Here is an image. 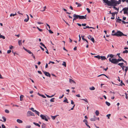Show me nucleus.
I'll return each mask as SVG.
<instances>
[{"label": "nucleus", "mask_w": 128, "mask_h": 128, "mask_svg": "<svg viewBox=\"0 0 128 128\" xmlns=\"http://www.w3.org/2000/svg\"><path fill=\"white\" fill-rule=\"evenodd\" d=\"M112 36H121L123 35V34L121 32L118 31L116 33L114 34H112Z\"/></svg>", "instance_id": "obj_1"}, {"label": "nucleus", "mask_w": 128, "mask_h": 128, "mask_svg": "<svg viewBox=\"0 0 128 128\" xmlns=\"http://www.w3.org/2000/svg\"><path fill=\"white\" fill-rule=\"evenodd\" d=\"M109 60L110 62L114 64H117L118 63L117 59L116 58H113L112 59L111 58H109Z\"/></svg>", "instance_id": "obj_2"}, {"label": "nucleus", "mask_w": 128, "mask_h": 128, "mask_svg": "<svg viewBox=\"0 0 128 128\" xmlns=\"http://www.w3.org/2000/svg\"><path fill=\"white\" fill-rule=\"evenodd\" d=\"M110 6H116V0H110Z\"/></svg>", "instance_id": "obj_3"}, {"label": "nucleus", "mask_w": 128, "mask_h": 128, "mask_svg": "<svg viewBox=\"0 0 128 128\" xmlns=\"http://www.w3.org/2000/svg\"><path fill=\"white\" fill-rule=\"evenodd\" d=\"M73 17H74V18L73 20V22L78 18L79 19V15H77L76 14H74L73 15Z\"/></svg>", "instance_id": "obj_4"}, {"label": "nucleus", "mask_w": 128, "mask_h": 128, "mask_svg": "<svg viewBox=\"0 0 128 128\" xmlns=\"http://www.w3.org/2000/svg\"><path fill=\"white\" fill-rule=\"evenodd\" d=\"M27 116H34V114L31 112L30 111H28L27 113Z\"/></svg>", "instance_id": "obj_5"}, {"label": "nucleus", "mask_w": 128, "mask_h": 128, "mask_svg": "<svg viewBox=\"0 0 128 128\" xmlns=\"http://www.w3.org/2000/svg\"><path fill=\"white\" fill-rule=\"evenodd\" d=\"M40 116L42 119L46 121H48V119L46 118V116L44 115L41 114Z\"/></svg>", "instance_id": "obj_6"}, {"label": "nucleus", "mask_w": 128, "mask_h": 128, "mask_svg": "<svg viewBox=\"0 0 128 128\" xmlns=\"http://www.w3.org/2000/svg\"><path fill=\"white\" fill-rule=\"evenodd\" d=\"M88 37L89 39L93 43H94V40L91 36L89 35L88 36Z\"/></svg>", "instance_id": "obj_7"}, {"label": "nucleus", "mask_w": 128, "mask_h": 128, "mask_svg": "<svg viewBox=\"0 0 128 128\" xmlns=\"http://www.w3.org/2000/svg\"><path fill=\"white\" fill-rule=\"evenodd\" d=\"M104 2L106 3L109 6H110L111 4L110 3V1L108 0H103Z\"/></svg>", "instance_id": "obj_8"}, {"label": "nucleus", "mask_w": 128, "mask_h": 128, "mask_svg": "<svg viewBox=\"0 0 128 128\" xmlns=\"http://www.w3.org/2000/svg\"><path fill=\"white\" fill-rule=\"evenodd\" d=\"M43 72L44 74L45 75L47 76L50 77V74L48 72H46L45 71H43Z\"/></svg>", "instance_id": "obj_9"}, {"label": "nucleus", "mask_w": 128, "mask_h": 128, "mask_svg": "<svg viewBox=\"0 0 128 128\" xmlns=\"http://www.w3.org/2000/svg\"><path fill=\"white\" fill-rule=\"evenodd\" d=\"M128 10V8H123L122 10L124 11V14H127V11Z\"/></svg>", "instance_id": "obj_10"}, {"label": "nucleus", "mask_w": 128, "mask_h": 128, "mask_svg": "<svg viewBox=\"0 0 128 128\" xmlns=\"http://www.w3.org/2000/svg\"><path fill=\"white\" fill-rule=\"evenodd\" d=\"M86 15L85 16H82L79 15V19H86Z\"/></svg>", "instance_id": "obj_11"}, {"label": "nucleus", "mask_w": 128, "mask_h": 128, "mask_svg": "<svg viewBox=\"0 0 128 128\" xmlns=\"http://www.w3.org/2000/svg\"><path fill=\"white\" fill-rule=\"evenodd\" d=\"M24 49L27 52H28L29 54H33L32 53V52L30 50H28L26 49L24 47Z\"/></svg>", "instance_id": "obj_12"}, {"label": "nucleus", "mask_w": 128, "mask_h": 128, "mask_svg": "<svg viewBox=\"0 0 128 128\" xmlns=\"http://www.w3.org/2000/svg\"><path fill=\"white\" fill-rule=\"evenodd\" d=\"M26 15L27 16V18L25 19L24 20V21L25 22H27L29 20V17L28 16L27 14H26Z\"/></svg>", "instance_id": "obj_13"}, {"label": "nucleus", "mask_w": 128, "mask_h": 128, "mask_svg": "<svg viewBox=\"0 0 128 128\" xmlns=\"http://www.w3.org/2000/svg\"><path fill=\"white\" fill-rule=\"evenodd\" d=\"M100 59L102 60H104L106 59V58L105 56H100Z\"/></svg>", "instance_id": "obj_14"}, {"label": "nucleus", "mask_w": 128, "mask_h": 128, "mask_svg": "<svg viewBox=\"0 0 128 128\" xmlns=\"http://www.w3.org/2000/svg\"><path fill=\"white\" fill-rule=\"evenodd\" d=\"M69 82L70 83L72 82H73V83L75 84L76 83L74 81L70 78L69 79Z\"/></svg>", "instance_id": "obj_15"}, {"label": "nucleus", "mask_w": 128, "mask_h": 128, "mask_svg": "<svg viewBox=\"0 0 128 128\" xmlns=\"http://www.w3.org/2000/svg\"><path fill=\"white\" fill-rule=\"evenodd\" d=\"M17 122H18L19 123H22L23 122L22 120L19 119H17Z\"/></svg>", "instance_id": "obj_16"}, {"label": "nucleus", "mask_w": 128, "mask_h": 128, "mask_svg": "<svg viewBox=\"0 0 128 128\" xmlns=\"http://www.w3.org/2000/svg\"><path fill=\"white\" fill-rule=\"evenodd\" d=\"M117 61L118 62H118H120L121 61H124V59H122V58H118V59H117Z\"/></svg>", "instance_id": "obj_17"}, {"label": "nucleus", "mask_w": 128, "mask_h": 128, "mask_svg": "<svg viewBox=\"0 0 128 128\" xmlns=\"http://www.w3.org/2000/svg\"><path fill=\"white\" fill-rule=\"evenodd\" d=\"M95 114L97 116H98L99 114V112L98 110H96L95 112Z\"/></svg>", "instance_id": "obj_18"}, {"label": "nucleus", "mask_w": 128, "mask_h": 128, "mask_svg": "<svg viewBox=\"0 0 128 128\" xmlns=\"http://www.w3.org/2000/svg\"><path fill=\"white\" fill-rule=\"evenodd\" d=\"M125 68H126L125 69V74H124L125 75H126V73L127 71L128 70V66H126L125 67Z\"/></svg>", "instance_id": "obj_19"}, {"label": "nucleus", "mask_w": 128, "mask_h": 128, "mask_svg": "<svg viewBox=\"0 0 128 128\" xmlns=\"http://www.w3.org/2000/svg\"><path fill=\"white\" fill-rule=\"evenodd\" d=\"M33 124L36 126H38L39 127H40V126L38 124L36 123L35 122H34Z\"/></svg>", "instance_id": "obj_20"}, {"label": "nucleus", "mask_w": 128, "mask_h": 128, "mask_svg": "<svg viewBox=\"0 0 128 128\" xmlns=\"http://www.w3.org/2000/svg\"><path fill=\"white\" fill-rule=\"evenodd\" d=\"M124 64V63L123 62L121 63H119L118 64V65L120 66L121 67H122V66L123 67V64Z\"/></svg>", "instance_id": "obj_21"}, {"label": "nucleus", "mask_w": 128, "mask_h": 128, "mask_svg": "<svg viewBox=\"0 0 128 128\" xmlns=\"http://www.w3.org/2000/svg\"><path fill=\"white\" fill-rule=\"evenodd\" d=\"M94 58H98V59H100V56L99 55H98L97 56H94Z\"/></svg>", "instance_id": "obj_22"}, {"label": "nucleus", "mask_w": 128, "mask_h": 128, "mask_svg": "<svg viewBox=\"0 0 128 128\" xmlns=\"http://www.w3.org/2000/svg\"><path fill=\"white\" fill-rule=\"evenodd\" d=\"M16 15V12H15V14H11L10 15V16H15Z\"/></svg>", "instance_id": "obj_23"}, {"label": "nucleus", "mask_w": 128, "mask_h": 128, "mask_svg": "<svg viewBox=\"0 0 128 128\" xmlns=\"http://www.w3.org/2000/svg\"><path fill=\"white\" fill-rule=\"evenodd\" d=\"M24 97V96L23 95H21V96H20V101H22L23 100V97Z\"/></svg>", "instance_id": "obj_24"}, {"label": "nucleus", "mask_w": 128, "mask_h": 128, "mask_svg": "<svg viewBox=\"0 0 128 128\" xmlns=\"http://www.w3.org/2000/svg\"><path fill=\"white\" fill-rule=\"evenodd\" d=\"M18 43L19 45L20 46L22 44V40H19L18 41Z\"/></svg>", "instance_id": "obj_25"}, {"label": "nucleus", "mask_w": 128, "mask_h": 128, "mask_svg": "<svg viewBox=\"0 0 128 128\" xmlns=\"http://www.w3.org/2000/svg\"><path fill=\"white\" fill-rule=\"evenodd\" d=\"M34 111L35 113L37 114L38 116H39L40 113L39 112L37 111L36 110H35Z\"/></svg>", "instance_id": "obj_26"}, {"label": "nucleus", "mask_w": 128, "mask_h": 128, "mask_svg": "<svg viewBox=\"0 0 128 128\" xmlns=\"http://www.w3.org/2000/svg\"><path fill=\"white\" fill-rule=\"evenodd\" d=\"M42 128H45L46 127V124L44 123H43L42 126Z\"/></svg>", "instance_id": "obj_27"}, {"label": "nucleus", "mask_w": 128, "mask_h": 128, "mask_svg": "<svg viewBox=\"0 0 128 128\" xmlns=\"http://www.w3.org/2000/svg\"><path fill=\"white\" fill-rule=\"evenodd\" d=\"M106 104L108 106H110V103L107 101L106 102Z\"/></svg>", "instance_id": "obj_28"}, {"label": "nucleus", "mask_w": 128, "mask_h": 128, "mask_svg": "<svg viewBox=\"0 0 128 128\" xmlns=\"http://www.w3.org/2000/svg\"><path fill=\"white\" fill-rule=\"evenodd\" d=\"M62 65H63V66H64L65 67H66V62H63V63L62 64Z\"/></svg>", "instance_id": "obj_29"}, {"label": "nucleus", "mask_w": 128, "mask_h": 128, "mask_svg": "<svg viewBox=\"0 0 128 128\" xmlns=\"http://www.w3.org/2000/svg\"><path fill=\"white\" fill-rule=\"evenodd\" d=\"M2 118L3 119L4 121H3V122H5L6 121V118H5V117L4 116H2Z\"/></svg>", "instance_id": "obj_30"}, {"label": "nucleus", "mask_w": 128, "mask_h": 128, "mask_svg": "<svg viewBox=\"0 0 128 128\" xmlns=\"http://www.w3.org/2000/svg\"><path fill=\"white\" fill-rule=\"evenodd\" d=\"M102 75H103V76H106L107 78H108V77L106 76V75L105 74H101L100 75H99L98 76V77H99V76H102Z\"/></svg>", "instance_id": "obj_31"}, {"label": "nucleus", "mask_w": 128, "mask_h": 128, "mask_svg": "<svg viewBox=\"0 0 128 128\" xmlns=\"http://www.w3.org/2000/svg\"><path fill=\"white\" fill-rule=\"evenodd\" d=\"M90 120L91 121H95V120H96V119H95V118H90Z\"/></svg>", "instance_id": "obj_32"}, {"label": "nucleus", "mask_w": 128, "mask_h": 128, "mask_svg": "<svg viewBox=\"0 0 128 128\" xmlns=\"http://www.w3.org/2000/svg\"><path fill=\"white\" fill-rule=\"evenodd\" d=\"M0 38H3V39H4L5 37L4 36H3L2 35H1L0 34Z\"/></svg>", "instance_id": "obj_33"}, {"label": "nucleus", "mask_w": 128, "mask_h": 128, "mask_svg": "<svg viewBox=\"0 0 128 128\" xmlns=\"http://www.w3.org/2000/svg\"><path fill=\"white\" fill-rule=\"evenodd\" d=\"M90 90H95V88L94 87L92 86V87L90 88Z\"/></svg>", "instance_id": "obj_34"}, {"label": "nucleus", "mask_w": 128, "mask_h": 128, "mask_svg": "<svg viewBox=\"0 0 128 128\" xmlns=\"http://www.w3.org/2000/svg\"><path fill=\"white\" fill-rule=\"evenodd\" d=\"M109 56L111 58H113L114 57L113 55L112 54H110V55H108L107 57L108 58V56Z\"/></svg>", "instance_id": "obj_35"}, {"label": "nucleus", "mask_w": 128, "mask_h": 128, "mask_svg": "<svg viewBox=\"0 0 128 128\" xmlns=\"http://www.w3.org/2000/svg\"><path fill=\"white\" fill-rule=\"evenodd\" d=\"M81 100L85 101V102H87V103L88 102V100H87V99H81Z\"/></svg>", "instance_id": "obj_36"}, {"label": "nucleus", "mask_w": 128, "mask_h": 128, "mask_svg": "<svg viewBox=\"0 0 128 128\" xmlns=\"http://www.w3.org/2000/svg\"><path fill=\"white\" fill-rule=\"evenodd\" d=\"M123 53H128V50H125V51H124L122 52Z\"/></svg>", "instance_id": "obj_37"}, {"label": "nucleus", "mask_w": 128, "mask_h": 128, "mask_svg": "<svg viewBox=\"0 0 128 128\" xmlns=\"http://www.w3.org/2000/svg\"><path fill=\"white\" fill-rule=\"evenodd\" d=\"M54 98H52L50 100V101L51 102H54Z\"/></svg>", "instance_id": "obj_38"}, {"label": "nucleus", "mask_w": 128, "mask_h": 128, "mask_svg": "<svg viewBox=\"0 0 128 128\" xmlns=\"http://www.w3.org/2000/svg\"><path fill=\"white\" fill-rule=\"evenodd\" d=\"M83 122H84L85 123V124H86H86H87V123H88V122H87V120H86V119L84 120L83 121Z\"/></svg>", "instance_id": "obj_39"}, {"label": "nucleus", "mask_w": 128, "mask_h": 128, "mask_svg": "<svg viewBox=\"0 0 128 128\" xmlns=\"http://www.w3.org/2000/svg\"><path fill=\"white\" fill-rule=\"evenodd\" d=\"M86 10H87L88 13H90V9L89 8H86Z\"/></svg>", "instance_id": "obj_40"}, {"label": "nucleus", "mask_w": 128, "mask_h": 128, "mask_svg": "<svg viewBox=\"0 0 128 128\" xmlns=\"http://www.w3.org/2000/svg\"><path fill=\"white\" fill-rule=\"evenodd\" d=\"M110 115H111V114H108L106 116L108 117V118L109 119L110 118Z\"/></svg>", "instance_id": "obj_41"}, {"label": "nucleus", "mask_w": 128, "mask_h": 128, "mask_svg": "<svg viewBox=\"0 0 128 128\" xmlns=\"http://www.w3.org/2000/svg\"><path fill=\"white\" fill-rule=\"evenodd\" d=\"M115 14H116V13L115 12L112 13H111V14H112V16L113 17H114V16L115 15Z\"/></svg>", "instance_id": "obj_42"}, {"label": "nucleus", "mask_w": 128, "mask_h": 128, "mask_svg": "<svg viewBox=\"0 0 128 128\" xmlns=\"http://www.w3.org/2000/svg\"><path fill=\"white\" fill-rule=\"evenodd\" d=\"M63 102H66L67 103H68V100L67 98H66V100H64L63 101Z\"/></svg>", "instance_id": "obj_43"}, {"label": "nucleus", "mask_w": 128, "mask_h": 128, "mask_svg": "<svg viewBox=\"0 0 128 128\" xmlns=\"http://www.w3.org/2000/svg\"><path fill=\"white\" fill-rule=\"evenodd\" d=\"M5 112L7 113H8L9 112V111L8 110H5Z\"/></svg>", "instance_id": "obj_44"}, {"label": "nucleus", "mask_w": 128, "mask_h": 128, "mask_svg": "<svg viewBox=\"0 0 128 128\" xmlns=\"http://www.w3.org/2000/svg\"><path fill=\"white\" fill-rule=\"evenodd\" d=\"M31 127L30 125L27 126H26V128H30Z\"/></svg>", "instance_id": "obj_45"}, {"label": "nucleus", "mask_w": 128, "mask_h": 128, "mask_svg": "<svg viewBox=\"0 0 128 128\" xmlns=\"http://www.w3.org/2000/svg\"><path fill=\"white\" fill-rule=\"evenodd\" d=\"M56 116H52V118L54 120Z\"/></svg>", "instance_id": "obj_46"}, {"label": "nucleus", "mask_w": 128, "mask_h": 128, "mask_svg": "<svg viewBox=\"0 0 128 128\" xmlns=\"http://www.w3.org/2000/svg\"><path fill=\"white\" fill-rule=\"evenodd\" d=\"M37 29L40 31V32H42L43 30L42 29H40L38 27H37Z\"/></svg>", "instance_id": "obj_47"}, {"label": "nucleus", "mask_w": 128, "mask_h": 128, "mask_svg": "<svg viewBox=\"0 0 128 128\" xmlns=\"http://www.w3.org/2000/svg\"><path fill=\"white\" fill-rule=\"evenodd\" d=\"M30 109L33 112H34L35 110H34V109L33 108H30Z\"/></svg>", "instance_id": "obj_48"}, {"label": "nucleus", "mask_w": 128, "mask_h": 128, "mask_svg": "<svg viewBox=\"0 0 128 128\" xmlns=\"http://www.w3.org/2000/svg\"><path fill=\"white\" fill-rule=\"evenodd\" d=\"M48 31L50 33V34L53 33V32L50 30H48Z\"/></svg>", "instance_id": "obj_49"}, {"label": "nucleus", "mask_w": 128, "mask_h": 128, "mask_svg": "<svg viewBox=\"0 0 128 128\" xmlns=\"http://www.w3.org/2000/svg\"><path fill=\"white\" fill-rule=\"evenodd\" d=\"M50 63H52L53 64H54V62H52V61H50L48 63V64H49Z\"/></svg>", "instance_id": "obj_50"}, {"label": "nucleus", "mask_w": 128, "mask_h": 128, "mask_svg": "<svg viewBox=\"0 0 128 128\" xmlns=\"http://www.w3.org/2000/svg\"><path fill=\"white\" fill-rule=\"evenodd\" d=\"M64 96V94H63L62 96H60L59 97L60 99L62 98H63Z\"/></svg>", "instance_id": "obj_51"}, {"label": "nucleus", "mask_w": 128, "mask_h": 128, "mask_svg": "<svg viewBox=\"0 0 128 128\" xmlns=\"http://www.w3.org/2000/svg\"><path fill=\"white\" fill-rule=\"evenodd\" d=\"M2 128H6V126L2 124Z\"/></svg>", "instance_id": "obj_52"}, {"label": "nucleus", "mask_w": 128, "mask_h": 128, "mask_svg": "<svg viewBox=\"0 0 128 128\" xmlns=\"http://www.w3.org/2000/svg\"><path fill=\"white\" fill-rule=\"evenodd\" d=\"M11 52V51L10 50H8L7 51V53L8 54L10 53Z\"/></svg>", "instance_id": "obj_53"}, {"label": "nucleus", "mask_w": 128, "mask_h": 128, "mask_svg": "<svg viewBox=\"0 0 128 128\" xmlns=\"http://www.w3.org/2000/svg\"><path fill=\"white\" fill-rule=\"evenodd\" d=\"M126 99H128V96H127V94L126 93Z\"/></svg>", "instance_id": "obj_54"}, {"label": "nucleus", "mask_w": 128, "mask_h": 128, "mask_svg": "<svg viewBox=\"0 0 128 128\" xmlns=\"http://www.w3.org/2000/svg\"><path fill=\"white\" fill-rule=\"evenodd\" d=\"M41 96L42 98H46V97L45 96H44V95H42V94L41 95Z\"/></svg>", "instance_id": "obj_55"}, {"label": "nucleus", "mask_w": 128, "mask_h": 128, "mask_svg": "<svg viewBox=\"0 0 128 128\" xmlns=\"http://www.w3.org/2000/svg\"><path fill=\"white\" fill-rule=\"evenodd\" d=\"M82 39L84 40V41H85V40H86V39H85L84 38V36H82Z\"/></svg>", "instance_id": "obj_56"}, {"label": "nucleus", "mask_w": 128, "mask_h": 128, "mask_svg": "<svg viewBox=\"0 0 128 128\" xmlns=\"http://www.w3.org/2000/svg\"><path fill=\"white\" fill-rule=\"evenodd\" d=\"M115 2H116V5H117V4H119L120 3V2H119L118 1H115Z\"/></svg>", "instance_id": "obj_57"}, {"label": "nucleus", "mask_w": 128, "mask_h": 128, "mask_svg": "<svg viewBox=\"0 0 128 128\" xmlns=\"http://www.w3.org/2000/svg\"><path fill=\"white\" fill-rule=\"evenodd\" d=\"M71 104H74V102L72 100H71Z\"/></svg>", "instance_id": "obj_58"}, {"label": "nucleus", "mask_w": 128, "mask_h": 128, "mask_svg": "<svg viewBox=\"0 0 128 128\" xmlns=\"http://www.w3.org/2000/svg\"><path fill=\"white\" fill-rule=\"evenodd\" d=\"M78 6H77V7H80L82 5L80 4H78Z\"/></svg>", "instance_id": "obj_59"}, {"label": "nucleus", "mask_w": 128, "mask_h": 128, "mask_svg": "<svg viewBox=\"0 0 128 128\" xmlns=\"http://www.w3.org/2000/svg\"><path fill=\"white\" fill-rule=\"evenodd\" d=\"M38 24H43V23L42 22H38Z\"/></svg>", "instance_id": "obj_60"}, {"label": "nucleus", "mask_w": 128, "mask_h": 128, "mask_svg": "<svg viewBox=\"0 0 128 128\" xmlns=\"http://www.w3.org/2000/svg\"><path fill=\"white\" fill-rule=\"evenodd\" d=\"M38 73H39L40 74H42V72H41V71H40L38 70Z\"/></svg>", "instance_id": "obj_61"}, {"label": "nucleus", "mask_w": 128, "mask_h": 128, "mask_svg": "<svg viewBox=\"0 0 128 128\" xmlns=\"http://www.w3.org/2000/svg\"><path fill=\"white\" fill-rule=\"evenodd\" d=\"M13 47V46H10V49H12V48Z\"/></svg>", "instance_id": "obj_62"}, {"label": "nucleus", "mask_w": 128, "mask_h": 128, "mask_svg": "<svg viewBox=\"0 0 128 128\" xmlns=\"http://www.w3.org/2000/svg\"><path fill=\"white\" fill-rule=\"evenodd\" d=\"M86 24H82V26H86Z\"/></svg>", "instance_id": "obj_63"}, {"label": "nucleus", "mask_w": 128, "mask_h": 128, "mask_svg": "<svg viewBox=\"0 0 128 128\" xmlns=\"http://www.w3.org/2000/svg\"><path fill=\"white\" fill-rule=\"evenodd\" d=\"M76 96L78 97H80V94H77V95H76Z\"/></svg>", "instance_id": "obj_64"}]
</instances>
